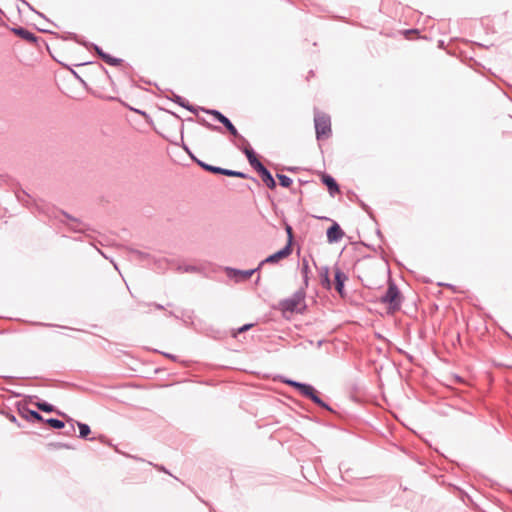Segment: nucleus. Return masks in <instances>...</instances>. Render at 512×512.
<instances>
[{
    "mask_svg": "<svg viewBox=\"0 0 512 512\" xmlns=\"http://www.w3.org/2000/svg\"><path fill=\"white\" fill-rule=\"evenodd\" d=\"M403 297L397 285L389 281L386 292L380 297V302L388 305V313L393 314L399 311L402 305Z\"/></svg>",
    "mask_w": 512,
    "mask_h": 512,
    "instance_id": "nucleus-1",
    "label": "nucleus"
},
{
    "mask_svg": "<svg viewBox=\"0 0 512 512\" xmlns=\"http://www.w3.org/2000/svg\"><path fill=\"white\" fill-rule=\"evenodd\" d=\"M285 383L295 388L301 395L309 398L316 405L328 411H332L331 407L318 396L317 391L312 385L301 383L291 379L285 380Z\"/></svg>",
    "mask_w": 512,
    "mask_h": 512,
    "instance_id": "nucleus-2",
    "label": "nucleus"
},
{
    "mask_svg": "<svg viewBox=\"0 0 512 512\" xmlns=\"http://www.w3.org/2000/svg\"><path fill=\"white\" fill-rule=\"evenodd\" d=\"M305 296V288L302 287L294 292L292 296L281 300L278 305L279 310H281L283 313H293L300 311L299 306L304 302Z\"/></svg>",
    "mask_w": 512,
    "mask_h": 512,
    "instance_id": "nucleus-3",
    "label": "nucleus"
},
{
    "mask_svg": "<svg viewBox=\"0 0 512 512\" xmlns=\"http://www.w3.org/2000/svg\"><path fill=\"white\" fill-rule=\"evenodd\" d=\"M184 149L189 153L191 158L201 168H203L204 170H206L208 172H211V173H214V174H222V175L229 176V177H239V178H243V179L248 177L247 174H245V173H243L241 171L230 170V169L221 168V167H218V166H213V165L207 164V163L197 159L195 156H193L192 153L189 151L187 146H184Z\"/></svg>",
    "mask_w": 512,
    "mask_h": 512,
    "instance_id": "nucleus-4",
    "label": "nucleus"
},
{
    "mask_svg": "<svg viewBox=\"0 0 512 512\" xmlns=\"http://www.w3.org/2000/svg\"><path fill=\"white\" fill-rule=\"evenodd\" d=\"M316 138H327L331 135V120L326 114H316L314 118Z\"/></svg>",
    "mask_w": 512,
    "mask_h": 512,
    "instance_id": "nucleus-5",
    "label": "nucleus"
},
{
    "mask_svg": "<svg viewBox=\"0 0 512 512\" xmlns=\"http://www.w3.org/2000/svg\"><path fill=\"white\" fill-rule=\"evenodd\" d=\"M291 252L292 248H290V244H286L282 249L262 260L259 263V267H262L266 263H277L279 260L289 256Z\"/></svg>",
    "mask_w": 512,
    "mask_h": 512,
    "instance_id": "nucleus-6",
    "label": "nucleus"
},
{
    "mask_svg": "<svg viewBox=\"0 0 512 512\" xmlns=\"http://www.w3.org/2000/svg\"><path fill=\"white\" fill-rule=\"evenodd\" d=\"M326 235L329 243H336L342 239V237L344 236V232L341 229V227L336 222H334L327 229Z\"/></svg>",
    "mask_w": 512,
    "mask_h": 512,
    "instance_id": "nucleus-7",
    "label": "nucleus"
},
{
    "mask_svg": "<svg viewBox=\"0 0 512 512\" xmlns=\"http://www.w3.org/2000/svg\"><path fill=\"white\" fill-rule=\"evenodd\" d=\"M246 155L249 164L258 172L260 169L265 167L257 158L255 151L248 145L243 150Z\"/></svg>",
    "mask_w": 512,
    "mask_h": 512,
    "instance_id": "nucleus-8",
    "label": "nucleus"
},
{
    "mask_svg": "<svg viewBox=\"0 0 512 512\" xmlns=\"http://www.w3.org/2000/svg\"><path fill=\"white\" fill-rule=\"evenodd\" d=\"M261 267H257L250 270H238L234 268H228V275L230 277H235L237 280H246L250 278L256 271H258Z\"/></svg>",
    "mask_w": 512,
    "mask_h": 512,
    "instance_id": "nucleus-9",
    "label": "nucleus"
},
{
    "mask_svg": "<svg viewBox=\"0 0 512 512\" xmlns=\"http://www.w3.org/2000/svg\"><path fill=\"white\" fill-rule=\"evenodd\" d=\"M11 31L21 37L22 39L30 42V43H36L37 42V36L30 32L29 30L23 28V27H12Z\"/></svg>",
    "mask_w": 512,
    "mask_h": 512,
    "instance_id": "nucleus-10",
    "label": "nucleus"
},
{
    "mask_svg": "<svg viewBox=\"0 0 512 512\" xmlns=\"http://www.w3.org/2000/svg\"><path fill=\"white\" fill-rule=\"evenodd\" d=\"M335 289L340 294L343 295L344 292V284L348 279L347 275L342 272L339 268L335 270Z\"/></svg>",
    "mask_w": 512,
    "mask_h": 512,
    "instance_id": "nucleus-11",
    "label": "nucleus"
},
{
    "mask_svg": "<svg viewBox=\"0 0 512 512\" xmlns=\"http://www.w3.org/2000/svg\"><path fill=\"white\" fill-rule=\"evenodd\" d=\"M322 182L327 186L329 194L331 196H335V194L339 192V186L336 180L331 175L324 174L322 176Z\"/></svg>",
    "mask_w": 512,
    "mask_h": 512,
    "instance_id": "nucleus-12",
    "label": "nucleus"
},
{
    "mask_svg": "<svg viewBox=\"0 0 512 512\" xmlns=\"http://www.w3.org/2000/svg\"><path fill=\"white\" fill-rule=\"evenodd\" d=\"M262 181L265 183V185L269 188V189H274L276 187V182L272 176V174L270 173V171L266 168V167H263L262 169H260L258 171Z\"/></svg>",
    "mask_w": 512,
    "mask_h": 512,
    "instance_id": "nucleus-13",
    "label": "nucleus"
},
{
    "mask_svg": "<svg viewBox=\"0 0 512 512\" xmlns=\"http://www.w3.org/2000/svg\"><path fill=\"white\" fill-rule=\"evenodd\" d=\"M21 414L28 421H32V422L44 421L43 416L39 412L30 410L28 408H23V410H21Z\"/></svg>",
    "mask_w": 512,
    "mask_h": 512,
    "instance_id": "nucleus-14",
    "label": "nucleus"
},
{
    "mask_svg": "<svg viewBox=\"0 0 512 512\" xmlns=\"http://www.w3.org/2000/svg\"><path fill=\"white\" fill-rule=\"evenodd\" d=\"M65 217H67L71 222L68 224L69 228L74 232H85L87 230V227L84 223L80 222L79 220L72 218L68 214L64 213Z\"/></svg>",
    "mask_w": 512,
    "mask_h": 512,
    "instance_id": "nucleus-15",
    "label": "nucleus"
},
{
    "mask_svg": "<svg viewBox=\"0 0 512 512\" xmlns=\"http://www.w3.org/2000/svg\"><path fill=\"white\" fill-rule=\"evenodd\" d=\"M309 263L306 258L302 259L301 274L303 276L304 288L308 286Z\"/></svg>",
    "mask_w": 512,
    "mask_h": 512,
    "instance_id": "nucleus-16",
    "label": "nucleus"
},
{
    "mask_svg": "<svg viewBox=\"0 0 512 512\" xmlns=\"http://www.w3.org/2000/svg\"><path fill=\"white\" fill-rule=\"evenodd\" d=\"M100 58L107 64L109 65H112V66H117L121 63V59L119 58H115V57H112L111 55H109L108 53H102L100 54Z\"/></svg>",
    "mask_w": 512,
    "mask_h": 512,
    "instance_id": "nucleus-17",
    "label": "nucleus"
},
{
    "mask_svg": "<svg viewBox=\"0 0 512 512\" xmlns=\"http://www.w3.org/2000/svg\"><path fill=\"white\" fill-rule=\"evenodd\" d=\"M221 124H223V126L229 131V133L231 135H233L235 137L239 136L236 127L233 125V123L227 117H225V119L221 122Z\"/></svg>",
    "mask_w": 512,
    "mask_h": 512,
    "instance_id": "nucleus-18",
    "label": "nucleus"
},
{
    "mask_svg": "<svg viewBox=\"0 0 512 512\" xmlns=\"http://www.w3.org/2000/svg\"><path fill=\"white\" fill-rule=\"evenodd\" d=\"M173 101L179 104L181 107H184L191 112H195V108L192 105H190L187 101H185L181 96L175 95Z\"/></svg>",
    "mask_w": 512,
    "mask_h": 512,
    "instance_id": "nucleus-19",
    "label": "nucleus"
},
{
    "mask_svg": "<svg viewBox=\"0 0 512 512\" xmlns=\"http://www.w3.org/2000/svg\"><path fill=\"white\" fill-rule=\"evenodd\" d=\"M45 422L54 429H62L65 427V423L62 420L56 418L46 419Z\"/></svg>",
    "mask_w": 512,
    "mask_h": 512,
    "instance_id": "nucleus-20",
    "label": "nucleus"
},
{
    "mask_svg": "<svg viewBox=\"0 0 512 512\" xmlns=\"http://www.w3.org/2000/svg\"><path fill=\"white\" fill-rule=\"evenodd\" d=\"M77 425L79 428V437L86 438L91 432L89 425L81 422H78Z\"/></svg>",
    "mask_w": 512,
    "mask_h": 512,
    "instance_id": "nucleus-21",
    "label": "nucleus"
},
{
    "mask_svg": "<svg viewBox=\"0 0 512 512\" xmlns=\"http://www.w3.org/2000/svg\"><path fill=\"white\" fill-rule=\"evenodd\" d=\"M276 176H277V178L279 180V184L282 187L288 188L293 183L292 179L290 177L284 175V174H277Z\"/></svg>",
    "mask_w": 512,
    "mask_h": 512,
    "instance_id": "nucleus-22",
    "label": "nucleus"
},
{
    "mask_svg": "<svg viewBox=\"0 0 512 512\" xmlns=\"http://www.w3.org/2000/svg\"><path fill=\"white\" fill-rule=\"evenodd\" d=\"M202 110H203L204 112H206L207 114L213 115V116L215 117V119H216L217 121H219L220 123H221V122L225 119V117H226V116H225L224 114H222L220 111L215 110V109H204V108H202Z\"/></svg>",
    "mask_w": 512,
    "mask_h": 512,
    "instance_id": "nucleus-23",
    "label": "nucleus"
},
{
    "mask_svg": "<svg viewBox=\"0 0 512 512\" xmlns=\"http://www.w3.org/2000/svg\"><path fill=\"white\" fill-rule=\"evenodd\" d=\"M36 407L43 411V412H47V413H50V412H53L54 411V406L52 404H49L47 402H37L36 403Z\"/></svg>",
    "mask_w": 512,
    "mask_h": 512,
    "instance_id": "nucleus-24",
    "label": "nucleus"
},
{
    "mask_svg": "<svg viewBox=\"0 0 512 512\" xmlns=\"http://www.w3.org/2000/svg\"><path fill=\"white\" fill-rule=\"evenodd\" d=\"M48 447L51 449H73V447L70 444L62 442L49 443Z\"/></svg>",
    "mask_w": 512,
    "mask_h": 512,
    "instance_id": "nucleus-25",
    "label": "nucleus"
},
{
    "mask_svg": "<svg viewBox=\"0 0 512 512\" xmlns=\"http://www.w3.org/2000/svg\"><path fill=\"white\" fill-rule=\"evenodd\" d=\"M200 123L205 126L207 129L212 131H221V128L215 125H212L211 123L207 122L205 119H200Z\"/></svg>",
    "mask_w": 512,
    "mask_h": 512,
    "instance_id": "nucleus-26",
    "label": "nucleus"
},
{
    "mask_svg": "<svg viewBox=\"0 0 512 512\" xmlns=\"http://www.w3.org/2000/svg\"><path fill=\"white\" fill-rule=\"evenodd\" d=\"M178 270L182 271V272H195V271H197V268L193 265H184V266H179Z\"/></svg>",
    "mask_w": 512,
    "mask_h": 512,
    "instance_id": "nucleus-27",
    "label": "nucleus"
},
{
    "mask_svg": "<svg viewBox=\"0 0 512 512\" xmlns=\"http://www.w3.org/2000/svg\"><path fill=\"white\" fill-rule=\"evenodd\" d=\"M286 232H287V235H288V242H287V244H290V247H291L292 246V240H293V233H292L291 226H289V225L286 226Z\"/></svg>",
    "mask_w": 512,
    "mask_h": 512,
    "instance_id": "nucleus-28",
    "label": "nucleus"
},
{
    "mask_svg": "<svg viewBox=\"0 0 512 512\" xmlns=\"http://www.w3.org/2000/svg\"><path fill=\"white\" fill-rule=\"evenodd\" d=\"M132 253L135 254L136 257L139 259H145L149 256L147 253L139 251V250H133Z\"/></svg>",
    "mask_w": 512,
    "mask_h": 512,
    "instance_id": "nucleus-29",
    "label": "nucleus"
},
{
    "mask_svg": "<svg viewBox=\"0 0 512 512\" xmlns=\"http://www.w3.org/2000/svg\"><path fill=\"white\" fill-rule=\"evenodd\" d=\"M252 326H253V324H245V325L239 327L237 332L243 333V332L247 331L248 329H250Z\"/></svg>",
    "mask_w": 512,
    "mask_h": 512,
    "instance_id": "nucleus-30",
    "label": "nucleus"
},
{
    "mask_svg": "<svg viewBox=\"0 0 512 512\" xmlns=\"http://www.w3.org/2000/svg\"><path fill=\"white\" fill-rule=\"evenodd\" d=\"M323 283L326 285V287H330V280L328 277V272L326 271L323 277Z\"/></svg>",
    "mask_w": 512,
    "mask_h": 512,
    "instance_id": "nucleus-31",
    "label": "nucleus"
},
{
    "mask_svg": "<svg viewBox=\"0 0 512 512\" xmlns=\"http://www.w3.org/2000/svg\"><path fill=\"white\" fill-rule=\"evenodd\" d=\"M96 53L100 56V54L105 53L99 46L93 45Z\"/></svg>",
    "mask_w": 512,
    "mask_h": 512,
    "instance_id": "nucleus-32",
    "label": "nucleus"
},
{
    "mask_svg": "<svg viewBox=\"0 0 512 512\" xmlns=\"http://www.w3.org/2000/svg\"><path fill=\"white\" fill-rule=\"evenodd\" d=\"M74 431H75L74 424H71V425H70V429H67V432H66V433H67V434H71V433H73Z\"/></svg>",
    "mask_w": 512,
    "mask_h": 512,
    "instance_id": "nucleus-33",
    "label": "nucleus"
},
{
    "mask_svg": "<svg viewBox=\"0 0 512 512\" xmlns=\"http://www.w3.org/2000/svg\"><path fill=\"white\" fill-rule=\"evenodd\" d=\"M152 305H153L156 309H159V310L164 309V306H163V305H161V304L154 303V304H152Z\"/></svg>",
    "mask_w": 512,
    "mask_h": 512,
    "instance_id": "nucleus-34",
    "label": "nucleus"
},
{
    "mask_svg": "<svg viewBox=\"0 0 512 512\" xmlns=\"http://www.w3.org/2000/svg\"><path fill=\"white\" fill-rule=\"evenodd\" d=\"M164 355H165L166 357H168V358H171V359L175 360V356H174V355H172V354L165 353Z\"/></svg>",
    "mask_w": 512,
    "mask_h": 512,
    "instance_id": "nucleus-35",
    "label": "nucleus"
},
{
    "mask_svg": "<svg viewBox=\"0 0 512 512\" xmlns=\"http://www.w3.org/2000/svg\"><path fill=\"white\" fill-rule=\"evenodd\" d=\"M22 2H23L25 5H27L30 9H32V7L29 5V3H28V2H26L25 0H22Z\"/></svg>",
    "mask_w": 512,
    "mask_h": 512,
    "instance_id": "nucleus-36",
    "label": "nucleus"
},
{
    "mask_svg": "<svg viewBox=\"0 0 512 512\" xmlns=\"http://www.w3.org/2000/svg\"><path fill=\"white\" fill-rule=\"evenodd\" d=\"M159 470H161L163 472H167L166 469L163 466L159 467Z\"/></svg>",
    "mask_w": 512,
    "mask_h": 512,
    "instance_id": "nucleus-37",
    "label": "nucleus"
},
{
    "mask_svg": "<svg viewBox=\"0 0 512 512\" xmlns=\"http://www.w3.org/2000/svg\"><path fill=\"white\" fill-rule=\"evenodd\" d=\"M73 74H74L77 78H80V77L77 75L76 71H73Z\"/></svg>",
    "mask_w": 512,
    "mask_h": 512,
    "instance_id": "nucleus-38",
    "label": "nucleus"
},
{
    "mask_svg": "<svg viewBox=\"0 0 512 512\" xmlns=\"http://www.w3.org/2000/svg\"><path fill=\"white\" fill-rule=\"evenodd\" d=\"M322 342H323V341H322V340H320V341L318 342V346H321V345H322Z\"/></svg>",
    "mask_w": 512,
    "mask_h": 512,
    "instance_id": "nucleus-39",
    "label": "nucleus"
}]
</instances>
